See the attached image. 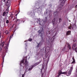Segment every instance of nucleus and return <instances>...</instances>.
Wrapping results in <instances>:
<instances>
[{
    "instance_id": "nucleus-3",
    "label": "nucleus",
    "mask_w": 77,
    "mask_h": 77,
    "mask_svg": "<svg viewBox=\"0 0 77 77\" xmlns=\"http://www.w3.org/2000/svg\"><path fill=\"white\" fill-rule=\"evenodd\" d=\"M43 68L42 69L41 72L42 73H44L45 72V69H47V64H45V65H44V64L42 65Z\"/></svg>"
},
{
    "instance_id": "nucleus-49",
    "label": "nucleus",
    "mask_w": 77,
    "mask_h": 77,
    "mask_svg": "<svg viewBox=\"0 0 77 77\" xmlns=\"http://www.w3.org/2000/svg\"><path fill=\"white\" fill-rule=\"evenodd\" d=\"M55 13H56V12H54V14H55Z\"/></svg>"
},
{
    "instance_id": "nucleus-14",
    "label": "nucleus",
    "mask_w": 77,
    "mask_h": 77,
    "mask_svg": "<svg viewBox=\"0 0 77 77\" xmlns=\"http://www.w3.org/2000/svg\"><path fill=\"white\" fill-rule=\"evenodd\" d=\"M76 27V26H75V25L74 24L73 25H72V29H74Z\"/></svg>"
},
{
    "instance_id": "nucleus-23",
    "label": "nucleus",
    "mask_w": 77,
    "mask_h": 77,
    "mask_svg": "<svg viewBox=\"0 0 77 77\" xmlns=\"http://www.w3.org/2000/svg\"><path fill=\"white\" fill-rule=\"evenodd\" d=\"M54 22H55V19H53L52 22L53 24H54Z\"/></svg>"
},
{
    "instance_id": "nucleus-33",
    "label": "nucleus",
    "mask_w": 77,
    "mask_h": 77,
    "mask_svg": "<svg viewBox=\"0 0 77 77\" xmlns=\"http://www.w3.org/2000/svg\"><path fill=\"white\" fill-rule=\"evenodd\" d=\"M59 21V22H61V21H62V19L60 18Z\"/></svg>"
},
{
    "instance_id": "nucleus-21",
    "label": "nucleus",
    "mask_w": 77,
    "mask_h": 77,
    "mask_svg": "<svg viewBox=\"0 0 77 77\" xmlns=\"http://www.w3.org/2000/svg\"><path fill=\"white\" fill-rule=\"evenodd\" d=\"M54 38L53 37L52 38L51 40V42H53V41H54Z\"/></svg>"
},
{
    "instance_id": "nucleus-46",
    "label": "nucleus",
    "mask_w": 77,
    "mask_h": 77,
    "mask_svg": "<svg viewBox=\"0 0 77 77\" xmlns=\"http://www.w3.org/2000/svg\"><path fill=\"white\" fill-rule=\"evenodd\" d=\"M27 42V41H24V42Z\"/></svg>"
},
{
    "instance_id": "nucleus-34",
    "label": "nucleus",
    "mask_w": 77,
    "mask_h": 77,
    "mask_svg": "<svg viewBox=\"0 0 77 77\" xmlns=\"http://www.w3.org/2000/svg\"><path fill=\"white\" fill-rule=\"evenodd\" d=\"M5 33H6V34H8V31H5Z\"/></svg>"
},
{
    "instance_id": "nucleus-30",
    "label": "nucleus",
    "mask_w": 77,
    "mask_h": 77,
    "mask_svg": "<svg viewBox=\"0 0 77 77\" xmlns=\"http://www.w3.org/2000/svg\"><path fill=\"white\" fill-rule=\"evenodd\" d=\"M35 56H37V59H39V57L38 56V55H35Z\"/></svg>"
},
{
    "instance_id": "nucleus-32",
    "label": "nucleus",
    "mask_w": 77,
    "mask_h": 77,
    "mask_svg": "<svg viewBox=\"0 0 77 77\" xmlns=\"http://www.w3.org/2000/svg\"><path fill=\"white\" fill-rule=\"evenodd\" d=\"M25 75V72H24V74L22 75V77H24Z\"/></svg>"
},
{
    "instance_id": "nucleus-37",
    "label": "nucleus",
    "mask_w": 77,
    "mask_h": 77,
    "mask_svg": "<svg viewBox=\"0 0 77 77\" xmlns=\"http://www.w3.org/2000/svg\"><path fill=\"white\" fill-rule=\"evenodd\" d=\"M13 35H11L10 37V39H11V38H12V36H13Z\"/></svg>"
},
{
    "instance_id": "nucleus-26",
    "label": "nucleus",
    "mask_w": 77,
    "mask_h": 77,
    "mask_svg": "<svg viewBox=\"0 0 77 77\" xmlns=\"http://www.w3.org/2000/svg\"><path fill=\"white\" fill-rule=\"evenodd\" d=\"M11 18L12 19V18H13V17L12 16H13V14H11Z\"/></svg>"
},
{
    "instance_id": "nucleus-45",
    "label": "nucleus",
    "mask_w": 77,
    "mask_h": 77,
    "mask_svg": "<svg viewBox=\"0 0 77 77\" xmlns=\"http://www.w3.org/2000/svg\"><path fill=\"white\" fill-rule=\"evenodd\" d=\"M1 38V35L0 34V38Z\"/></svg>"
},
{
    "instance_id": "nucleus-1",
    "label": "nucleus",
    "mask_w": 77,
    "mask_h": 77,
    "mask_svg": "<svg viewBox=\"0 0 77 77\" xmlns=\"http://www.w3.org/2000/svg\"><path fill=\"white\" fill-rule=\"evenodd\" d=\"M24 62H25V64L24 63ZM22 63L23 65H25V68H27V66H28L29 64H28V62H27V57H23V60L20 62V66H23Z\"/></svg>"
},
{
    "instance_id": "nucleus-10",
    "label": "nucleus",
    "mask_w": 77,
    "mask_h": 77,
    "mask_svg": "<svg viewBox=\"0 0 77 77\" xmlns=\"http://www.w3.org/2000/svg\"><path fill=\"white\" fill-rule=\"evenodd\" d=\"M71 34V31H69L66 32V36H68V35H69Z\"/></svg>"
},
{
    "instance_id": "nucleus-44",
    "label": "nucleus",
    "mask_w": 77,
    "mask_h": 77,
    "mask_svg": "<svg viewBox=\"0 0 77 77\" xmlns=\"http://www.w3.org/2000/svg\"><path fill=\"white\" fill-rule=\"evenodd\" d=\"M38 21H39V22L40 23V20H38Z\"/></svg>"
},
{
    "instance_id": "nucleus-31",
    "label": "nucleus",
    "mask_w": 77,
    "mask_h": 77,
    "mask_svg": "<svg viewBox=\"0 0 77 77\" xmlns=\"http://www.w3.org/2000/svg\"><path fill=\"white\" fill-rule=\"evenodd\" d=\"M62 51H65V48H64L62 49Z\"/></svg>"
},
{
    "instance_id": "nucleus-4",
    "label": "nucleus",
    "mask_w": 77,
    "mask_h": 77,
    "mask_svg": "<svg viewBox=\"0 0 77 77\" xmlns=\"http://www.w3.org/2000/svg\"><path fill=\"white\" fill-rule=\"evenodd\" d=\"M8 47H9V44H7V45H6L3 49L4 53H8Z\"/></svg>"
},
{
    "instance_id": "nucleus-39",
    "label": "nucleus",
    "mask_w": 77,
    "mask_h": 77,
    "mask_svg": "<svg viewBox=\"0 0 77 77\" xmlns=\"http://www.w3.org/2000/svg\"><path fill=\"white\" fill-rule=\"evenodd\" d=\"M25 45H26V46H27V43H25Z\"/></svg>"
},
{
    "instance_id": "nucleus-47",
    "label": "nucleus",
    "mask_w": 77,
    "mask_h": 77,
    "mask_svg": "<svg viewBox=\"0 0 77 77\" xmlns=\"http://www.w3.org/2000/svg\"><path fill=\"white\" fill-rule=\"evenodd\" d=\"M41 23H39V24H40V25H41Z\"/></svg>"
},
{
    "instance_id": "nucleus-22",
    "label": "nucleus",
    "mask_w": 77,
    "mask_h": 77,
    "mask_svg": "<svg viewBox=\"0 0 77 77\" xmlns=\"http://www.w3.org/2000/svg\"><path fill=\"white\" fill-rule=\"evenodd\" d=\"M16 23H17V22H20V19H17V20H16Z\"/></svg>"
},
{
    "instance_id": "nucleus-24",
    "label": "nucleus",
    "mask_w": 77,
    "mask_h": 77,
    "mask_svg": "<svg viewBox=\"0 0 77 77\" xmlns=\"http://www.w3.org/2000/svg\"><path fill=\"white\" fill-rule=\"evenodd\" d=\"M16 17H15V18H14L13 20V21H14L15 20H16V19H17V16H16Z\"/></svg>"
},
{
    "instance_id": "nucleus-50",
    "label": "nucleus",
    "mask_w": 77,
    "mask_h": 77,
    "mask_svg": "<svg viewBox=\"0 0 77 77\" xmlns=\"http://www.w3.org/2000/svg\"><path fill=\"white\" fill-rule=\"evenodd\" d=\"M37 20H38V19H37Z\"/></svg>"
},
{
    "instance_id": "nucleus-42",
    "label": "nucleus",
    "mask_w": 77,
    "mask_h": 77,
    "mask_svg": "<svg viewBox=\"0 0 77 77\" xmlns=\"http://www.w3.org/2000/svg\"><path fill=\"white\" fill-rule=\"evenodd\" d=\"M7 10H9V7L7 8Z\"/></svg>"
},
{
    "instance_id": "nucleus-25",
    "label": "nucleus",
    "mask_w": 77,
    "mask_h": 77,
    "mask_svg": "<svg viewBox=\"0 0 77 77\" xmlns=\"http://www.w3.org/2000/svg\"><path fill=\"white\" fill-rule=\"evenodd\" d=\"M29 41H30V42L32 41V39L31 38H29Z\"/></svg>"
},
{
    "instance_id": "nucleus-36",
    "label": "nucleus",
    "mask_w": 77,
    "mask_h": 77,
    "mask_svg": "<svg viewBox=\"0 0 77 77\" xmlns=\"http://www.w3.org/2000/svg\"><path fill=\"white\" fill-rule=\"evenodd\" d=\"M60 75H61L60 74H59L58 73V75H57V77H59V76H60Z\"/></svg>"
},
{
    "instance_id": "nucleus-17",
    "label": "nucleus",
    "mask_w": 77,
    "mask_h": 77,
    "mask_svg": "<svg viewBox=\"0 0 77 77\" xmlns=\"http://www.w3.org/2000/svg\"><path fill=\"white\" fill-rule=\"evenodd\" d=\"M72 26L71 25H70L68 27V29H70V30H71V29H72Z\"/></svg>"
},
{
    "instance_id": "nucleus-51",
    "label": "nucleus",
    "mask_w": 77,
    "mask_h": 77,
    "mask_svg": "<svg viewBox=\"0 0 77 77\" xmlns=\"http://www.w3.org/2000/svg\"><path fill=\"white\" fill-rule=\"evenodd\" d=\"M27 69V68H26V70Z\"/></svg>"
},
{
    "instance_id": "nucleus-6",
    "label": "nucleus",
    "mask_w": 77,
    "mask_h": 77,
    "mask_svg": "<svg viewBox=\"0 0 77 77\" xmlns=\"http://www.w3.org/2000/svg\"><path fill=\"white\" fill-rule=\"evenodd\" d=\"M38 33H39V34L41 33V35H40L42 38V36H43V35H44V30L43 29H42L41 31V30L38 31Z\"/></svg>"
},
{
    "instance_id": "nucleus-38",
    "label": "nucleus",
    "mask_w": 77,
    "mask_h": 77,
    "mask_svg": "<svg viewBox=\"0 0 77 77\" xmlns=\"http://www.w3.org/2000/svg\"><path fill=\"white\" fill-rule=\"evenodd\" d=\"M6 0H3V2H5V1Z\"/></svg>"
},
{
    "instance_id": "nucleus-7",
    "label": "nucleus",
    "mask_w": 77,
    "mask_h": 77,
    "mask_svg": "<svg viewBox=\"0 0 77 77\" xmlns=\"http://www.w3.org/2000/svg\"><path fill=\"white\" fill-rule=\"evenodd\" d=\"M6 5L8 6V8H9L11 6V1L10 0H8L6 4Z\"/></svg>"
},
{
    "instance_id": "nucleus-11",
    "label": "nucleus",
    "mask_w": 77,
    "mask_h": 77,
    "mask_svg": "<svg viewBox=\"0 0 77 77\" xmlns=\"http://www.w3.org/2000/svg\"><path fill=\"white\" fill-rule=\"evenodd\" d=\"M72 69H73V65H72L70 67V71H72Z\"/></svg>"
},
{
    "instance_id": "nucleus-27",
    "label": "nucleus",
    "mask_w": 77,
    "mask_h": 77,
    "mask_svg": "<svg viewBox=\"0 0 77 77\" xmlns=\"http://www.w3.org/2000/svg\"><path fill=\"white\" fill-rule=\"evenodd\" d=\"M6 14V12H4L3 13V16H5V14Z\"/></svg>"
},
{
    "instance_id": "nucleus-12",
    "label": "nucleus",
    "mask_w": 77,
    "mask_h": 77,
    "mask_svg": "<svg viewBox=\"0 0 77 77\" xmlns=\"http://www.w3.org/2000/svg\"><path fill=\"white\" fill-rule=\"evenodd\" d=\"M67 44L68 48H69V50H70L71 48V46H70V44H69V43H67Z\"/></svg>"
},
{
    "instance_id": "nucleus-13",
    "label": "nucleus",
    "mask_w": 77,
    "mask_h": 77,
    "mask_svg": "<svg viewBox=\"0 0 77 77\" xmlns=\"http://www.w3.org/2000/svg\"><path fill=\"white\" fill-rule=\"evenodd\" d=\"M72 59L73 60V61L72 62V63H75V59H74V57H73L72 58Z\"/></svg>"
},
{
    "instance_id": "nucleus-29",
    "label": "nucleus",
    "mask_w": 77,
    "mask_h": 77,
    "mask_svg": "<svg viewBox=\"0 0 77 77\" xmlns=\"http://www.w3.org/2000/svg\"><path fill=\"white\" fill-rule=\"evenodd\" d=\"M75 52H76V53H77V48L75 49Z\"/></svg>"
},
{
    "instance_id": "nucleus-43",
    "label": "nucleus",
    "mask_w": 77,
    "mask_h": 77,
    "mask_svg": "<svg viewBox=\"0 0 77 77\" xmlns=\"http://www.w3.org/2000/svg\"><path fill=\"white\" fill-rule=\"evenodd\" d=\"M14 24L12 26V27H14Z\"/></svg>"
},
{
    "instance_id": "nucleus-16",
    "label": "nucleus",
    "mask_w": 77,
    "mask_h": 77,
    "mask_svg": "<svg viewBox=\"0 0 77 77\" xmlns=\"http://www.w3.org/2000/svg\"><path fill=\"white\" fill-rule=\"evenodd\" d=\"M71 72H72L71 71H70V70L69 71V72H68V75H71Z\"/></svg>"
},
{
    "instance_id": "nucleus-48",
    "label": "nucleus",
    "mask_w": 77,
    "mask_h": 77,
    "mask_svg": "<svg viewBox=\"0 0 77 77\" xmlns=\"http://www.w3.org/2000/svg\"><path fill=\"white\" fill-rule=\"evenodd\" d=\"M47 17H45V18H46V19H47Z\"/></svg>"
},
{
    "instance_id": "nucleus-9",
    "label": "nucleus",
    "mask_w": 77,
    "mask_h": 77,
    "mask_svg": "<svg viewBox=\"0 0 77 77\" xmlns=\"http://www.w3.org/2000/svg\"><path fill=\"white\" fill-rule=\"evenodd\" d=\"M42 44V42H40L38 44V45H37V47H41Z\"/></svg>"
},
{
    "instance_id": "nucleus-18",
    "label": "nucleus",
    "mask_w": 77,
    "mask_h": 77,
    "mask_svg": "<svg viewBox=\"0 0 77 77\" xmlns=\"http://www.w3.org/2000/svg\"><path fill=\"white\" fill-rule=\"evenodd\" d=\"M75 47H76V45L75 44H73L72 46V48H75Z\"/></svg>"
},
{
    "instance_id": "nucleus-35",
    "label": "nucleus",
    "mask_w": 77,
    "mask_h": 77,
    "mask_svg": "<svg viewBox=\"0 0 77 77\" xmlns=\"http://www.w3.org/2000/svg\"><path fill=\"white\" fill-rule=\"evenodd\" d=\"M2 50V48H0V52Z\"/></svg>"
},
{
    "instance_id": "nucleus-2",
    "label": "nucleus",
    "mask_w": 77,
    "mask_h": 77,
    "mask_svg": "<svg viewBox=\"0 0 77 77\" xmlns=\"http://www.w3.org/2000/svg\"><path fill=\"white\" fill-rule=\"evenodd\" d=\"M41 62H42V60H41L39 62H38L36 63L34 65L30 66V68L29 69L28 71H31V70H32L33 68H34V67H35L36 66H37V65H39V63H40Z\"/></svg>"
},
{
    "instance_id": "nucleus-20",
    "label": "nucleus",
    "mask_w": 77,
    "mask_h": 77,
    "mask_svg": "<svg viewBox=\"0 0 77 77\" xmlns=\"http://www.w3.org/2000/svg\"><path fill=\"white\" fill-rule=\"evenodd\" d=\"M67 73H68V72L66 71V72H63L62 73V74H67Z\"/></svg>"
},
{
    "instance_id": "nucleus-40",
    "label": "nucleus",
    "mask_w": 77,
    "mask_h": 77,
    "mask_svg": "<svg viewBox=\"0 0 77 77\" xmlns=\"http://www.w3.org/2000/svg\"><path fill=\"white\" fill-rule=\"evenodd\" d=\"M75 8H77V5L75 6Z\"/></svg>"
},
{
    "instance_id": "nucleus-19",
    "label": "nucleus",
    "mask_w": 77,
    "mask_h": 77,
    "mask_svg": "<svg viewBox=\"0 0 77 77\" xmlns=\"http://www.w3.org/2000/svg\"><path fill=\"white\" fill-rule=\"evenodd\" d=\"M4 45H5V42H3L2 44H1L0 45H2V47H3L4 46Z\"/></svg>"
},
{
    "instance_id": "nucleus-8",
    "label": "nucleus",
    "mask_w": 77,
    "mask_h": 77,
    "mask_svg": "<svg viewBox=\"0 0 77 77\" xmlns=\"http://www.w3.org/2000/svg\"><path fill=\"white\" fill-rule=\"evenodd\" d=\"M45 51L46 53H48L50 51V47H46L45 48Z\"/></svg>"
},
{
    "instance_id": "nucleus-28",
    "label": "nucleus",
    "mask_w": 77,
    "mask_h": 77,
    "mask_svg": "<svg viewBox=\"0 0 77 77\" xmlns=\"http://www.w3.org/2000/svg\"><path fill=\"white\" fill-rule=\"evenodd\" d=\"M9 23V20H7L6 21V23H7V24H8Z\"/></svg>"
},
{
    "instance_id": "nucleus-41",
    "label": "nucleus",
    "mask_w": 77,
    "mask_h": 77,
    "mask_svg": "<svg viewBox=\"0 0 77 77\" xmlns=\"http://www.w3.org/2000/svg\"><path fill=\"white\" fill-rule=\"evenodd\" d=\"M60 8H61L60 9H62V8L61 7Z\"/></svg>"
},
{
    "instance_id": "nucleus-5",
    "label": "nucleus",
    "mask_w": 77,
    "mask_h": 77,
    "mask_svg": "<svg viewBox=\"0 0 77 77\" xmlns=\"http://www.w3.org/2000/svg\"><path fill=\"white\" fill-rule=\"evenodd\" d=\"M60 2H61L60 5L62 7L64 5V3L65 2V1H66V0H59Z\"/></svg>"
},
{
    "instance_id": "nucleus-15",
    "label": "nucleus",
    "mask_w": 77,
    "mask_h": 77,
    "mask_svg": "<svg viewBox=\"0 0 77 77\" xmlns=\"http://www.w3.org/2000/svg\"><path fill=\"white\" fill-rule=\"evenodd\" d=\"M62 73L63 72H62V70H60L59 71L58 74H59L61 75V74H62Z\"/></svg>"
}]
</instances>
